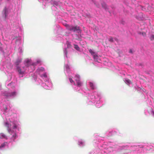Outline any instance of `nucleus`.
Wrapping results in <instances>:
<instances>
[{
    "mask_svg": "<svg viewBox=\"0 0 154 154\" xmlns=\"http://www.w3.org/2000/svg\"><path fill=\"white\" fill-rule=\"evenodd\" d=\"M8 133V139L9 138L11 140L14 141L17 137L16 133L13 131H11Z\"/></svg>",
    "mask_w": 154,
    "mask_h": 154,
    "instance_id": "obj_1",
    "label": "nucleus"
},
{
    "mask_svg": "<svg viewBox=\"0 0 154 154\" xmlns=\"http://www.w3.org/2000/svg\"><path fill=\"white\" fill-rule=\"evenodd\" d=\"M72 31L74 32L78 31V32H80L81 31L79 26H73Z\"/></svg>",
    "mask_w": 154,
    "mask_h": 154,
    "instance_id": "obj_2",
    "label": "nucleus"
},
{
    "mask_svg": "<svg viewBox=\"0 0 154 154\" xmlns=\"http://www.w3.org/2000/svg\"><path fill=\"white\" fill-rule=\"evenodd\" d=\"M5 126L7 128L8 132L12 131L11 129V125L10 124H9L8 122H5Z\"/></svg>",
    "mask_w": 154,
    "mask_h": 154,
    "instance_id": "obj_3",
    "label": "nucleus"
},
{
    "mask_svg": "<svg viewBox=\"0 0 154 154\" xmlns=\"http://www.w3.org/2000/svg\"><path fill=\"white\" fill-rule=\"evenodd\" d=\"M0 138L1 139H8V134L5 135L4 133H2L0 134Z\"/></svg>",
    "mask_w": 154,
    "mask_h": 154,
    "instance_id": "obj_4",
    "label": "nucleus"
},
{
    "mask_svg": "<svg viewBox=\"0 0 154 154\" xmlns=\"http://www.w3.org/2000/svg\"><path fill=\"white\" fill-rule=\"evenodd\" d=\"M17 69L20 74H23L24 73V71H22L21 69L18 66H16Z\"/></svg>",
    "mask_w": 154,
    "mask_h": 154,
    "instance_id": "obj_5",
    "label": "nucleus"
},
{
    "mask_svg": "<svg viewBox=\"0 0 154 154\" xmlns=\"http://www.w3.org/2000/svg\"><path fill=\"white\" fill-rule=\"evenodd\" d=\"M65 26L66 27V29L68 30L72 31V27L73 26L72 25H70L66 24L65 25Z\"/></svg>",
    "mask_w": 154,
    "mask_h": 154,
    "instance_id": "obj_6",
    "label": "nucleus"
},
{
    "mask_svg": "<svg viewBox=\"0 0 154 154\" xmlns=\"http://www.w3.org/2000/svg\"><path fill=\"white\" fill-rule=\"evenodd\" d=\"M16 95V92H12L11 93H8L7 95V97H12L13 96H15Z\"/></svg>",
    "mask_w": 154,
    "mask_h": 154,
    "instance_id": "obj_7",
    "label": "nucleus"
},
{
    "mask_svg": "<svg viewBox=\"0 0 154 154\" xmlns=\"http://www.w3.org/2000/svg\"><path fill=\"white\" fill-rule=\"evenodd\" d=\"M75 80L78 86L79 87L81 86L82 85V82L79 80H78L77 79H75Z\"/></svg>",
    "mask_w": 154,
    "mask_h": 154,
    "instance_id": "obj_8",
    "label": "nucleus"
},
{
    "mask_svg": "<svg viewBox=\"0 0 154 154\" xmlns=\"http://www.w3.org/2000/svg\"><path fill=\"white\" fill-rule=\"evenodd\" d=\"M22 60L21 59H18L17 60L16 62L15 63V64L17 65L16 66H18L19 64L21 62Z\"/></svg>",
    "mask_w": 154,
    "mask_h": 154,
    "instance_id": "obj_9",
    "label": "nucleus"
},
{
    "mask_svg": "<svg viewBox=\"0 0 154 154\" xmlns=\"http://www.w3.org/2000/svg\"><path fill=\"white\" fill-rule=\"evenodd\" d=\"M3 11H4V14L5 16V19H6L7 15V10L6 9V8H5L4 10Z\"/></svg>",
    "mask_w": 154,
    "mask_h": 154,
    "instance_id": "obj_10",
    "label": "nucleus"
},
{
    "mask_svg": "<svg viewBox=\"0 0 154 154\" xmlns=\"http://www.w3.org/2000/svg\"><path fill=\"white\" fill-rule=\"evenodd\" d=\"M74 48L77 50L79 51L80 50V48L79 46L76 45H74Z\"/></svg>",
    "mask_w": 154,
    "mask_h": 154,
    "instance_id": "obj_11",
    "label": "nucleus"
},
{
    "mask_svg": "<svg viewBox=\"0 0 154 154\" xmlns=\"http://www.w3.org/2000/svg\"><path fill=\"white\" fill-rule=\"evenodd\" d=\"M89 83H90V86L91 87V88L92 89H94V84L91 82H90Z\"/></svg>",
    "mask_w": 154,
    "mask_h": 154,
    "instance_id": "obj_12",
    "label": "nucleus"
},
{
    "mask_svg": "<svg viewBox=\"0 0 154 154\" xmlns=\"http://www.w3.org/2000/svg\"><path fill=\"white\" fill-rule=\"evenodd\" d=\"M89 51L92 55H94L95 54V52L91 49H89Z\"/></svg>",
    "mask_w": 154,
    "mask_h": 154,
    "instance_id": "obj_13",
    "label": "nucleus"
},
{
    "mask_svg": "<svg viewBox=\"0 0 154 154\" xmlns=\"http://www.w3.org/2000/svg\"><path fill=\"white\" fill-rule=\"evenodd\" d=\"M6 144V143H3L0 146V148H2L4 147Z\"/></svg>",
    "mask_w": 154,
    "mask_h": 154,
    "instance_id": "obj_14",
    "label": "nucleus"
},
{
    "mask_svg": "<svg viewBox=\"0 0 154 154\" xmlns=\"http://www.w3.org/2000/svg\"><path fill=\"white\" fill-rule=\"evenodd\" d=\"M75 79H77L78 80H79L80 78V75H76L75 76Z\"/></svg>",
    "mask_w": 154,
    "mask_h": 154,
    "instance_id": "obj_15",
    "label": "nucleus"
},
{
    "mask_svg": "<svg viewBox=\"0 0 154 154\" xmlns=\"http://www.w3.org/2000/svg\"><path fill=\"white\" fill-rule=\"evenodd\" d=\"M109 41L111 42H113V38L111 37H110L109 39Z\"/></svg>",
    "mask_w": 154,
    "mask_h": 154,
    "instance_id": "obj_16",
    "label": "nucleus"
},
{
    "mask_svg": "<svg viewBox=\"0 0 154 154\" xmlns=\"http://www.w3.org/2000/svg\"><path fill=\"white\" fill-rule=\"evenodd\" d=\"M38 70H39V71H45V69L43 67H41V68L39 69H38Z\"/></svg>",
    "mask_w": 154,
    "mask_h": 154,
    "instance_id": "obj_17",
    "label": "nucleus"
},
{
    "mask_svg": "<svg viewBox=\"0 0 154 154\" xmlns=\"http://www.w3.org/2000/svg\"><path fill=\"white\" fill-rule=\"evenodd\" d=\"M69 80L70 82L71 83H74V84L75 83L74 81L72 80V78H69Z\"/></svg>",
    "mask_w": 154,
    "mask_h": 154,
    "instance_id": "obj_18",
    "label": "nucleus"
},
{
    "mask_svg": "<svg viewBox=\"0 0 154 154\" xmlns=\"http://www.w3.org/2000/svg\"><path fill=\"white\" fill-rule=\"evenodd\" d=\"M150 39L152 41L154 40V35H152L150 38Z\"/></svg>",
    "mask_w": 154,
    "mask_h": 154,
    "instance_id": "obj_19",
    "label": "nucleus"
},
{
    "mask_svg": "<svg viewBox=\"0 0 154 154\" xmlns=\"http://www.w3.org/2000/svg\"><path fill=\"white\" fill-rule=\"evenodd\" d=\"M102 6L103 8H105V7H106V5L105 4H102Z\"/></svg>",
    "mask_w": 154,
    "mask_h": 154,
    "instance_id": "obj_20",
    "label": "nucleus"
},
{
    "mask_svg": "<svg viewBox=\"0 0 154 154\" xmlns=\"http://www.w3.org/2000/svg\"><path fill=\"white\" fill-rule=\"evenodd\" d=\"M43 76L45 78L47 77V75L46 74V73H44L43 75Z\"/></svg>",
    "mask_w": 154,
    "mask_h": 154,
    "instance_id": "obj_21",
    "label": "nucleus"
},
{
    "mask_svg": "<svg viewBox=\"0 0 154 154\" xmlns=\"http://www.w3.org/2000/svg\"><path fill=\"white\" fill-rule=\"evenodd\" d=\"M126 82L128 83H130L131 82V81L129 80H126Z\"/></svg>",
    "mask_w": 154,
    "mask_h": 154,
    "instance_id": "obj_22",
    "label": "nucleus"
},
{
    "mask_svg": "<svg viewBox=\"0 0 154 154\" xmlns=\"http://www.w3.org/2000/svg\"><path fill=\"white\" fill-rule=\"evenodd\" d=\"M17 128V126L16 125H14L13 127V129H15Z\"/></svg>",
    "mask_w": 154,
    "mask_h": 154,
    "instance_id": "obj_23",
    "label": "nucleus"
},
{
    "mask_svg": "<svg viewBox=\"0 0 154 154\" xmlns=\"http://www.w3.org/2000/svg\"><path fill=\"white\" fill-rule=\"evenodd\" d=\"M97 57V55H94V58H95L96 57Z\"/></svg>",
    "mask_w": 154,
    "mask_h": 154,
    "instance_id": "obj_24",
    "label": "nucleus"
},
{
    "mask_svg": "<svg viewBox=\"0 0 154 154\" xmlns=\"http://www.w3.org/2000/svg\"><path fill=\"white\" fill-rule=\"evenodd\" d=\"M129 53H132V51L130 49L129 51Z\"/></svg>",
    "mask_w": 154,
    "mask_h": 154,
    "instance_id": "obj_25",
    "label": "nucleus"
},
{
    "mask_svg": "<svg viewBox=\"0 0 154 154\" xmlns=\"http://www.w3.org/2000/svg\"><path fill=\"white\" fill-rule=\"evenodd\" d=\"M29 60H27L26 62L27 63H29Z\"/></svg>",
    "mask_w": 154,
    "mask_h": 154,
    "instance_id": "obj_26",
    "label": "nucleus"
},
{
    "mask_svg": "<svg viewBox=\"0 0 154 154\" xmlns=\"http://www.w3.org/2000/svg\"><path fill=\"white\" fill-rule=\"evenodd\" d=\"M37 62L38 63H39V62H39L38 61H37Z\"/></svg>",
    "mask_w": 154,
    "mask_h": 154,
    "instance_id": "obj_27",
    "label": "nucleus"
}]
</instances>
